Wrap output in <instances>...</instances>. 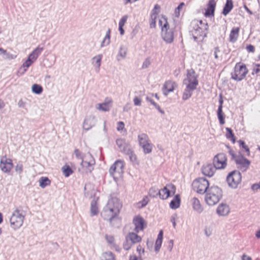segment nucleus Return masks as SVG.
<instances>
[{"label": "nucleus", "instance_id": "13", "mask_svg": "<svg viewBox=\"0 0 260 260\" xmlns=\"http://www.w3.org/2000/svg\"><path fill=\"white\" fill-rule=\"evenodd\" d=\"M133 223L135 225L134 231L136 233L143 231L146 225L145 220L140 215H137L134 217Z\"/></svg>", "mask_w": 260, "mask_h": 260}, {"label": "nucleus", "instance_id": "56", "mask_svg": "<svg viewBox=\"0 0 260 260\" xmlns=\"http://www.w3.org/2000/svg\"><path fill=\"white\" fill-rule=\"evenodd\" d=\"M134 105L137 106H140L141 105V100L140 98L136 96L134 99Z\"/></svg>", "mask_w": 260, "mask_h": 260}, {"label": "nucleus", "instance_id": "40", "mask_svg": "<svg viewBox=\"0 0 260 260\" xmlns=\"http://www.w3.org/2000/svg\"><path fill=\"white\" fill-rule=\"evenodd\" d=\"M217 117L219 121V123L221 125H223L225 123L224 117L225 115L222 111V109H221L220 107H218L217 110Z\"/></svg>", "mask_w": 260, "mask_h": 260}, {"label": "nucleus", "instance_id": "64", "mask_svg": "<svg viewBox=\"0 0 260 260\" xmlns=\"http://www.w3.org/2000/svg\"><path fill=\"white\" fill-rule=\"evenodd\" d=\"M129 260H141V258H139L136 255H130Z\"/></svg>", "mask_w": 260, "mask_h": 260}, {"label": "nucleus", "instance_id": "49", "mask_svg": "<svg viewBox=\"0 0 260 260\" xmlns=\"http://www.w3.org/2000/svg\"><path fill=\"white\" fill-rule=\"evenodd\" d=\"M110 32L109 31H108L107 33L104 40L103 41V42L102 43L101 46H104L106 45H108L110 42Z\"/></svg>", "mask_w": 260, "mask_h": 260}, {"label": "nucleus", "instance_id": "19", "mask_svg": "<svg viewBox=\"0 0 260 260\" xmlns=\"http://www.w3.org/2000/svg\"><path fill=\"white\" fill-rule=\"evenodd\" d=\"M122 207L121 204L118 199H115V225L116 224L117 228H120L121 225V218L116 216V208L118 212L120 211Z\"/></svg>", "mask_w": 260, "mask_h": 260}, {"label": "nucleus", "instance_id": "9", "mask_svg": "<svg viewBox=\"0 0 260 260\" xmlns=\"http://www.w3.org/2000/svg\"><path fill=\"white\" fill-rule=\"evenodd\" d=\"M101 215L105 220L112 221L114 218V201L109 200L101 213Z\"/></svg>", "mask_w": 260, "mask_h": 260}, {"label": "nucleus", "instance_id": "22", "mask_svg": "<svg viewBox=\"0 0 260 260\" xmlns=\"http://www.w3.org/2000/svg\"><path fill=\"white\" fill-rule=\"evenodd\" d=\"M137 233L130 232L126 236V240H129L133 245L141 241L142 238Z\"/></svg>", "mask_w": 260, "mask_h": 260}, {"label": "nucleus", "instance_id": "58", "mask_svg": "<svg viewBox=\"0 0 260 260\" xmlns=\"http://www.w3.org/2000/svg\"><path fill=\"white\" fill-rule=\"evenodd\" d=\"M137 251L139 252V254L140 256H141L142 254H144V249L142 248L141 246L138 245L137 247Z\"/></svg>", "mask_w": 260, "mask_h": 260}, {"label": "nucleus", "instance_id": "35", "mask_svg": "<svg viewBox=\"0 0 260 260\" xmlns=\"http://www.w3.org/2000/svg\"><path fill=\"white\" fill-rule=\"evenodd\" d=\"M39 182L40 186L42 188H44L51 184V180L47 177H41Z\"/></svg>", "mask_w": 260, "mask_h": 260}, {"label": "nucleus", "instance_id": "11", "mask_svg": "<svg viewBox=\"0 0 260 260\" xmlns=\"http://www.w3.org/2000/svg\"><path fill=\"white\" fill-rule=\"evenodd\" d=\"M176 187L174 185L170 184L167 185L161 190L158 191L160 198L162 200L168 199L171 195H174L175 193Z\"/></svg>", "mask_w": 260, "mask_h": 260}, {"label": "nucleus", "instance_id": "54", "mask_svg": "<svg viewBox=\"0 0 260 260\" xmlns=\"http://www.w3.org/2000/svg\"><path fill=\"white\" fill-rule=\"evenodd\" d=\"M156 15H154V18H153V15H151V20L150 22V28H154L156 26V21H155Z\"/></svg>", "mask_w": 260, "mask_h": 260}, {"label": "nucleus", "instance_id": "29", "mask_svg": "<svg viewBox=\"0 0 260 260\" xmlns=\"http://www.w3.org/2000/svg\"><path fill=\"white\" fill-rule=\"evenodd\" d=\"M180 205V198L179 194L175 196L174 199L170 203V207L171 209H176L179 207Z\"/></svg>", "mask_w": 260, "mask_h": 260}, {"label": "nucleus", "instance_id": "59", "mask_svg": "<svg viewBox=\"0 0 260 260\" xmlns=\"http://www.w3.org/2000/svg\"><path fill=\"white\" fill-rule=\"evenodd\" d=\"M176 215H175L172 216L171 217V221L173 224V226L174 228H175L176 226Z\"/></svg>", "mask_w": 260, "mask_h": 260}, {"label": "nucleus", "instance_id": "55", "mask_svg": "<svg viewBox=\"0 0 260 260\" xmlns=\"http://www.w3.org/2000/svg\"><path fill=\"white\" fill-rule=\"evenodd\" d=\"M260 72V64H255V67L253 68L252 74L253 75L257 74Z\"/></svg>", "mask_w": 260, "mask_h": 260}, {"label": "nucleus", "instance_id": "23", "mask_svg": "<svg viewBox=\"0 0 260 260\" xmlns=\"http://www.w3.org/2000/svg\"><path fill=\"white\" fill-rule=\"evenodd\" d=\"M93 163L90 162L87 160L82 161L81 166L83 169L85 173H91L93 170Z\"/></svg>", "mask_w": 260, "mask_h": 260}, {"label": "nucleus", "instance_id": "15", "mask_svg": "<svg viewBox=\"0 0 260 260\" xmlns=\"http://www.w3.org/2000/svg\"><path fill=\"white\" fill-rule=\"evenodd\" d=\"M216 170L214 166L211 164H205L201 169L203 174L209 177H212Z\"/></svg>", "mask_w": 260, "mask_h": 260}, {"label": "nucleus", "instance_id": "21", "mask_svg": "<svg viewBox=\"0 0 260 260\" xmlns=\"http://www.w3.org/2000/svg\"><path fill=\"white\" fill-rule=\"evenodd\" d=\"M191 203L192 209L198 213H201L203 211V207L202 206L200 201L196 197H193L191 200Z\"/></svg>", "mask_w": 260, "mask_h": 260}, {"label": "nucleus", "instance_id": "46", "mask_svg": "<svg viewBox=\"0 0 260 260\" xmlns=\"http://www.w3.org/2000/svg\"><path fill=\"white\" fill-rule=\"evenodd\" d=\"M102 56L101 55H99L96 56L93 58V60L94 61V64L98 68L101 66V61L102 59Z\"/></svg>", "mask_w": 260, "mask_h": 260}, {"label": "nucleus", "instance_id": "27", "mask_svg": "<svg viewBox=\"0 0 260 260\" xmlns=\"http://www.w3.org/2000/svg\"><path fill=\"white\" fill-rule=\"evenodd\" d=\"M163 239V231L160 230L157 235V238L155 244V251L156 252L159 251Z\"/></svg>", "mask_w": 260, "mask_h": 260}, {"label": "nucleus", "instance_id": "52", "mask_svg": "<svg viewBox=\"0 0 260 260\" xmlns=\"http://www.w3.org/2000/svg\"><path fill=\"white\" fill-rule=\"evenodd\" d=\"M226 146L228 149L229 153L232 156V158L235 160L236 159V158L238 157V155H236L235 153L234 150H233L230 146H229L228 145H226Z\"/></svg>", "mask_w": 260, "mask_h": 260}, {"label": "nucleus", "instance_id": "53", "mask_svg": "<svg viewBox=\"0 0 260 260\" xmlns=\"http://www.w3.org/2000/svg\"><path fill=\"white\" fill-rule=\"evenodd\" d=\"M15 171L20 174L23 171V165L22 164H17L15 167Z\"/></svg>", "mask_w": 260, "mask_h": 260}, {"label": "nucleus", "instance_id": "39", "mask_svg": "<svg viewBox=\"0 0 260 260\" xmlns=\"http://www.w3.org/2000/svg\"><path fill=\"white\" fill-rule=\"evenodd\" d=\"M63 174L66 177H68L70 175L73 174V171L72 169L68 165H64L61 168Z\"/></svg>", "mask_w": 260, "mask_h": 260}, {"label": "nucleus", "instance_id": "28", "mask_svg": "<svg viewBox=\"0 0 260 260\" xmlns=\"http://www.w3.org/2000/svg\"><path fill=\"white\" fill-rule=\"evenodd\" d=\"M139 144L140 146L150 142L148 135L144 133L140 134L138 136Z\"/></svg>", "mask_w": 260, "mask_h": 260}, {"label": "nucleus", "instance_id": "37", "mask_svg": "<svg viewBox=\"0 0 260 260\" xmlns=\"http://www.w3.org/2000/svg\"><path fill=\"white\" fill-rule=\"evenodd\" d=\"M153 146V144L150 142L146 144L143 145L141 147L142 148L143 152L145 154H149L152 152Z\"/></svg>", "mask_w": 260, "mask_h": 260}, {"label": "nucleus", "instance_id": "24", "mask_svg": "<svg viewBox=\"0 0 260 260\" xmlns=\"http://www.w3.org/2000/svg\"><path fill=\"white\" fill-rule=\"evenodd\" d=\"M240 28L239 27H234L232 28L230 34L229 40L231 42H235L239 36Z\"/></svg>", "mask_w": 260, "mask_h": 260}, {"label": "nucleus", "instance_id": "50", "mask_svg": "<svg viewBox=\"0 0 260 260\" xmlns=\"http://www.w3.org/2000/svg\"><path fill=\"white\" fill-rule=\"evenodd\" d=\"M133 244L129 241L125 239V241L123 243V248L126 250H128L131 249Z\"/></svg>", "mask_w": 260, "mask_h": 260}, {"label": "nucleus", "instance_id": "43", "mask_svg": "<svg viewBox=\"0 0 260 260\" xmlns=\"http://www.w3.org/2000/svg\"><path fill=\"white\" fill-rule=\"evenodd\" d=\"M32 90L36 94H40L43 91V88L41 85L35 84L32 86Z\"/></svg>", "mask_w": 260, "mask_h": 260}, {"label": "nucleus", "instance_id": "31", "mask_svg": "<svg viewBox=\"0 0 260 260\" xmlns=\"http://www.w3.org/2000/svg\"><path fill=\"white\" fill-rule=\"evenodd\" d=\"M99 212L98 202L96 200H93L90 204V213L91 216H95Z\"/></svg>", "mask_w": 260, "mask_h": 260}, {"label": "nucleus", "instance_id": "7", "mask_svg": "<svg viewBox=\"0 0 260 260\" xmlns=\"http://www.w3.org/2000/svg\"><path fill=\"white\" fill-rule=\"evenodd\" d=\"M241 174L238 171H233L226 178L228 185L232 188H236L241 181Z\"/></svg>", "mask_w": 260, "mask_h": 260}, {"label": "nucleus", "instance_id": "34", "mask_svg": "<svg viewBox=\"0 0 260 260\" xmlns=\"http://www.w3.org/2000/svg\"><path fill=\"white\" fill-rule=\"evenodd\" d=\"M116 129L122 136H125L127 134V131L125 128V124L122 121L117 122Z\"/></svg>", "mask_w": 260, "mask_h": 260}, {"label": "nucleus", "instance_id": "61", "mask_svg": "<svg viewBox=\"0 0 260 260\" xmlns=\"http://www.w3.org/2000/svg\"><path fill=\"white\" fill-rule=\"evenodd\" d=\"M246 49L249 52H254V47L252 45H248L246 47Z\"/></svg>", "mask_w": 260, "mask_h": 260}, {"label": "nucleus", "instance_id": "63", "mask_svg": "<svg viewBox=\"0 0 260 260\" xmlns=\"http://www.w3.org/2000/svg\"><path fill=\"white\" fill-rule=\"evenodd\" d=\"M219 52H220V50H219V48L218 47H215L214 49V57L216 59H217L218 58V53Z\"/></svg>", "mask_w": 260, "mask_h": 260}, {"label": "nucleus", "instance_id": "32", "mask_svg": "<svg viewBox=\"0 0 260 260\" xmlns=\"http://www.w3.org/2000/svg\"><path fill=\"white\" fill-rule=\"evenodd\" d=\"M233 8V2L231 0H227L225 6L223 9L222 14L224 16H226Z\"/></svg>", "mask_w": 260, "mask_h": 260}, {"label": "nucleus", "instance_id": "16", "mask_svg": "<svg viewBox=\"0 0 260 260\" xmlns=\"http://www.w3.org/2000/svg\"><path fill=\"white\" fill-rule=\"evenodd\" d=\"M177 86L176 82L169 80L165 82L163 87V93L167 96L169 92H173L174 89Z\"/></svg>", "mask_w": 260, "mask_h": 260}, {"label": "nucleus", "instance_id": "47", "mask_svg": "<svg viewBox=\"0 0 260 260\" xmlns=\"http://www.w3.org/2000/svg\"><path fill=\"white\" fill-rule=\"evenodd\" d=\"M158 189L155 188V187H151L149 191V195L153 198L156 197L158 195H159L158 193Z\"/></svg>", "mask_w": 260, "mask_h": 260}, {"label": "nucleus", "instance_id": "4", "mask_svg": "<svg viewBox=\"0 0 260 260\" xmlns=\"http://www.w3.org/2000/svg\"><path fill=\"white\" fill-rule=\"evenodd\" d=\"M193 190L200 194H204L209 187V181L205 178L200 177L196 179L192 183Z\"/></svg>", "mask_w": 260, "mask_h": 260}, {"label": "nucleus", "instance_id": "36", "mask_svg": "<svg viewBox=\"0 0 260 260\" xmlns=\"http://www.w3.org/2000/svg\"><path fill=\"white\" fill-rule=\"evenodd\" d=\"M128 16L127 15L123 16L121 19L120 20V21L119 22V28L118 29L120 31V35L122 36L124 33V30L123 28V27L125 25Z\"/></svg>", "mask_w": 260, "mask_h": 260}, {"label": "nucleus", "instance_id": "45", "mask_svg": "<svg viewBox=\"0 0 260 260\" xmlns=\"http://www.w3.org/2000/svg\"><path fill=\"white\" fill-rule=\"evenodd\" d=\"M34 62L32 61L30 58H27L26 61L23 62L22 65V68H24V72H26L27 69L34 63Z\"/></svg>", "mask_w": 260, "mask_h": 260}, {"label": "nucleus", "instance_id": "20", "mask_svg": "<svg viewBox=\"0 0 260 260\" xmlns=\"http://www.w3.org/2000/svg\"><path fill=\"white\" fill-rule=\"evenodd\" d=\"M116 144L120 151L124 153L129 149L131 147L128 143H127L124 139H118L116 140Z\"/></svg>", "mask_w": 260, "mask_h": 260}, {"label": "nucleus", "instance_id": "6", "mask_svg": "<svg viewBox=\"0 0 260 260\" xmlns=\"http://www.w3.org/2000/svg\"><path fill=\"white\" fill-rule=\"evenodd\" d=\"M24 219V216L20 213L18 209H16L10 219L12 228L14 230L18 229L22 225Z\"/></svg>", "mask_w": 260, "mask_h": 260}, {"label": "nucleus", "instance_id": "18", "mask_svg": "<svg viewBox=\"0 0 260 260\" xmlns=\"http://www.w3.org/2000/svg\"><path fill=\"white\" fill-rule=\"evenodd\" d=\"M230 212L229 206L224 203L220 204L216 209V213L219 216H226Z\"/></svg>", "mask_w": 260, "mask_h": 260}, {"label": "nucleus", "instance_id": "51", "mask_svg": "<svg viewBox=\"0 0 260 260\" xmlns=\"http://www.w3.org/2000/svg\"><path fill=\"white\" fill-rule=\"evenodd\" d=\"M151 64V60L150 58L149 57H148L145 59L144 61L142 66V69H147L149 67V66Z\"/></svg>", "mask_w": 260, "mask_h": 260}, {"label": "nucleus", "instance_id": "1", "mask_svg": "<svg viewBox=\"0 0 260 260\" xmlns=\"http://www.w3.org/2000/svg\"><path fill=\"white\" fill-rule=\"evenodd\" d=\"M191 26L192 27L191 32L194 41H198L199 39H203L206 36L208 24L206 21L194 19L191 21Z\"/></svg>", "mask_w": 260, "mask_h": 260}, {"label": "nucleus", "instance_id": "48", "mask_svg": "<svg viewBox=\"0 0 260 260\" xmlns=\"http://www.w3.org/2000/svg\"><path fill=\"white\" fill-rule=\"evenodd\" d=\"M103 257V260H114V256L111 252H105Z\"/></svg>", "mask_w": 260, "mask_h": 260}, {"label": "nucleus", "instance_id": "42", "mask_svg": "<svg viewBox=\"0 0 260 260\" xmlns=\"http://www.w3.org/2000/svg\"><path fill=\"white\" fill-rule=\"evenodd\" d=\"M225 129L227 132V133L226 134V138L231 140V141H232L233 143H234L235 142V138L233 133L232 129L229 127H226Z\"/></svg>", "mask_w": 260, "mask_h": 260}, {"label": "nucleus", "instance_id": "30", "mask_svg": "<svg viewBox=\"0 0 260 260\" xmlns=\"http://www.w3.org/2000/svg\"><path fill=\"white\" fill-rule=\"evenodd\" d=\"M112 107V101L99 104L96 106V109L100 111H107Z\"/></svg>", "mask_w": 260, "mask_h": 260}, {"label": "nucleus", "instance_id": "38", "mask_svg": "<svg viewBox=\"0 0 260 260\" xmlns=\"http://www.w3.org/2000/svg\"><path fill=\"white\" fill-rule=\"evenodd\" d=\"M127 53V48L124 46H121L120 48L117 59L118 60H120L121 59L125 58Z\"/></svg>", "mask_w": 260, "mask_h": 260}, {"label": "nucleus", "instance_id": "10", "mask_svg": "<svg viewBox=\"0 0 260 260\" xmlns=\"http://www.w3.org/2000/svg\"><path fill=\"white\" fill-rule=\"evenodd\" d=\"M0 167L3 172L9 173L13 167L12 160L6 155L2 156L0 160Z\"/></svg>", "mask_w": 260, "mask_h": 260}, {"label": "nucleus", "instance_id": "57", "mask_svg": "<svg viewBox=\"0 0 260 260\" xmlns=\"http://www.w3.org/2000/svg\"><path fill=\"white\" fill-rule=\"evenodd\" d=\"M148 198L147 197H145L140 203L141 204V207H144L148 204Z\"/></svg>", "mask_w": 260, "mask_h": 260}, {"label": "nucleus", "instance_id": "17", "mask_svg": "<svg viewBox=\"0 0 260 260\" xmlns=\"http://www.w3.org/2000/svg\"><path fill=\"white\" fill-rule=\"evenodd\" d=\"M216 2L215 0H210L208 3L207 9L205 12L206 17H211L214 16Z\"/></svg>", "mask_w": 260, "mask_h": 260}, {"label": "nucleus", "instance_id": "25", "mask_svg": "<svg viewBox=\"0 0 260 260\" xmlns=\"http://www.w3.org/2000/svg\"><path fill=\"white\" fill-rule=\"evenodd\" d=\"M196 88L190 87L189 85L186 86V88L184 89L182 95V100L186 101L189 99L192 94V91Z\"/></svg>", "mask_w": 260, "mask_h": 260}, {"label": "nucleus", "instance_id": "12", "mask_svg": "<svg viewBox=\"0 0 260 260\" xmlns=\"http://www.w3.org/2000/svg\"><path fill=\"white\" fill-rule=\"evenodd\" d=\"M183 84L186 86L196 88L198 84L197 76L193 71H188L186 78L183 80Z\"/></svg>", "mask_w": 260, "mask_h": 260}, {"label": "nucleus", "instance_id": "44", "mask_svg": "<svg viewBox=\"0 0 260 260\" xmlns=\"http://www.w3.org/2000/svg\"><path fill=\"white\" fill-rule=\"evenodd\" d=\"M238 143L239 144V146L240 147H242V148H243L245 151L247 152V156H249L250 155V150H249V148H248V146L246 145L245 143L242 141V140H239L238 141Z\"/></svg>", "mask_w": 260, "mask_h": 260}, {"label": "nucleus", "instance_id": "8", "mask_svg": "<svg viewBox=\"0 0 260 260\" xmlns=\"http://www.w3.org/2000/svg\"><path fill=\"white\" fill-rule=\"evenodd\" d=\"M213 165L218 170L224 169L227 165V158L225 154L219 153L213 158Z\"/></svg>", "mask_w": 260, "mask_h": 260}, {"label": "nucleus", "instance_id": "26", "mask_svg": "<svg viewBox=\"0 0 260 260\" xmlns=\"http://www.w3.org/2000/svg\"><path fill=\"white\" fill-rule=\"evenodd\" d=\"M43 48L42 47L36 48L29 55L28 58H30L32 61L35 62L38 58L39 55L43 51Z\"/></svg>", "mask_w": 260, "mask_h": 260}, {"label": "nucleus", "instance_id": "2", "mask_svg": "<svg viewBox=\"0 0 260 260\" xmlns=\"http://www.w3.org/2000/svg\"><path fill=\"white\" fill-rule=\"evenodd\" d=\"M222 197V189L217 186H211L206 192L205 200L209 206H213L219 202Z\"/></svg>", "mask_w": 260, "mask_h": 260}, {"label": "nucleus", "instance_id": "5", "mask_svg": "<svg viewBox=\"0 0 260 260\" xmlns=\"http://www.w3.org/2000/svg\"><path fill=\"white\" fill-rule=\"evenodd\" d=\"M247 73L245 65L237 63L234 68V72L231 73V77L235 81H240L245 77Z\"/></svg>", "mask_w": 260, "mask_h": 260}, {"label": "nucleus", "instance_id": "41", "mask_svg": "<svg viewBox=\"0 0 260 260\" xmlns=\"http://www.w3.org/2000/svg\"><path fill=\"white\" fill-rule=\"evenodd\" d=\"M124 153L129 156V159L132 162H135L136 161L137 156L134 154V152L131 148L129 149H127V150H126Z\"/></svg>", "mask_w": 260, "mask_h": 260}, {"label": "nucleus", "instance_id": "14", "mask_svg": "<svg viewBox=\"0 0 260 260\" xmlns=\"http://www.w3.org/2000/svg\"><path fill=\"white\" fill-rule=\"evenodd\" d=\"M235 161L242 172L246 171L250 165V161L241 155H238Z\"/></svg>", "mask_w": 260, "mask_h": 260}, {"label": "nucleus", "instance_id": "60", "mask_svg": "<svg viewBox=\"0 0 260 260\" xmlns=\"http://www.w3.org/2000/svg\"><path fill=\"white\" fill-rule=\"evenodd\" d=\"M260 188V183H255L252 185L251 189L255 191Z\"/></svg>", "mask_w": 260, "mask_h": 260}, {"label": "nucleus", "instance_id": "3", "mask_svg": "<svg viewBox=\"0 0 260 260\" xmlns=\"http://www.w3.org/2000/svg\"><path fill=\"white\" fill-rule=\"evenodd\" d=\"M159 24L161 26V36L163 40L166 43H172L174 38V28H170L167 18L165 17H162L159 20Z\"/></svg>", "mask_w": 260, "mask_h": 260}, {"label": "nucleus", "instance_id": "33", "mask_svg": "<svg viewBox=\"0 0 260 260\" xmlns=\"http://www.w3.org/2000/svg\"><path fill=\"white\" fill-rule=\"evenodd\" d=\"M124 163L123 161L117 160L115 162V173H118L119 175L123 173Z\"/></svg>", "mask_w": 260, "mask_h": 260}, {"label": "nucleus", "instance_id": "62", "mask_svg": "<svg viewBox=\"0 0 260 260\" xmlns=\"http://www.w3.org/2000/svg\"><path fill=\"white\" fill-rule=\"evenodd\" d=\"M146 101L147 102H150L152 105H153L154 107L156 106V105H157L155 102H154L153 100L151 99V98L150 97H149V96H147L146 98Z\"/></svg>", "mask_w": 260, "mask_h": 260}]
</instances>
